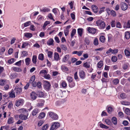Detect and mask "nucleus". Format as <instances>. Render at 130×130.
I'll list each match as a JSON object with an SVG mask.
<instances>
[{"mask_svg":"<svg viewBox=\"0 0 130 130\" xmlns=\"http://www.w3.org/2000/svg\"><path fill=\"white\" fill-rule=\"evenodd\" d=\"M79 77L82 79H84L85 78V74L84 71L80 70L79 72Z\"/></svg>","mask_w":130,"mask_h":130,"instance_id":"8","label":"nucleus"},{"mask_svg":"<svg viewBox=\"0 0 130 130\" xmlns=\"http://www.w3.org/2000/svg\"><path fill=\"white\" fill-rule=\"evenodd\" d=\"M100 126L102 128H104L105 129H107L109 127L103 123H101L99 124Z\"/></svg>","mask_w":130,"mask_h":130,"instance_id":"33","label":"nucleus"},{"mask_svg":"<svg viewBox=\"0 0 130 130\" xmlns=\"http://www.w3.org/2000/svg\"><path fill=\"white\" fill-rule=\"evenodd\" d=\"M103 65V61L101 60L98 63V67L99 68H101Z\"/></svg>","mask_w":130,"mask_h":130,"instance_id":"38","label":"nucleus"},{"mask_svg":"<svg viewBox=\"0 0 130 130\" xmlns=\"http://www.w3.org/2000/svg\"><path fill=\"white\" fill-rule=\"evenodd\" d=\"M30 97L32 100H35L37 98V94L34 92H32L30 94Z\"/></svg>","mask_w":130,"mask_h":130,"instance_id":"16","label":"nucleus"},{"mask_svg":"<svg viewBox=\"0 0 130 130\" xmlns=\"http://www.w3.org/2000/svg\"><path fill=\"white\" fill-rule=\"evenodd\" d=\"M116 22L115 20H112L110 23L111 26L112 27H114L116 26Z\"/></svg>","mask_w":130,"mask_h":130,"instance_id":"50","label":"nucleus"},{"mask_svg":"<svg viewBox=\"0 0 130 130\" xmlns=\"http://www.w3.org/2000/svg\"><path fill=\"white\" fill-rule=\"evenodd\" d=\"M17 75L16 74H11L10 75V77L11 79H13L16 78Z\"/></svg>","mask_w":130,"mask_h":130,"instance_id":"42","label":"nucleus"},{"mask_svg":"<svg viewBox=\"0 0 130 130\" xmlns=\"http://www.w3.org/2000/svg\"><path fill=\"white\" fill-rule=\"evenodd\" d=\"M129 66V64L127 63L124 64L122 66V67L123 70H126L127 69Z\"/></svg>","mask_w":130,"mask_h":130,"instance_id":"34","label":"nucleus"},{"mask_svg":"<svg viewBox=\"0 0 130 130\" xmlns=\"http://www.w3.org/2000/svg\"><path fill=\"white\" fill-rule=\"evenodd\" d=\"M106 124L108 125L111 126L112 124V123L111 121L108 119H107L105 120L104 121Z\"/></svg>","mask_w":130,"mask_h":130,"instance_id":"24","label":"nucleus"},{"mask_svg":"<svg viewBox=\"0 0 130 130\" xmlns=\"http://www.w3.org/2000/svg\"><path fill=\"white\" fill-rule=\"evenodd\" d=\"M87 29L89 33L93 34L96 33L97 31V30L93 27H88L87 28Z\"/></svg>","mask_w":130,"mask_h":130,"instance_id":"4","label":"nucleus"},{"mask_svg":"<svg viewBox=\"0 0 130 130\" xmlns=\"http://www.w3.org/2000/svg\"><path fill=\"white\" fill-rule=\"evenodd\" d=\"M48 125L47 124L44 125L42 128V130H46L48 128Z\"/></svg>","mask_w":130,"mask_h":130,"instance_id":"58","label":"nucleus"},{"mask_svg":"<svg viewBox=\"0 0 130 130\" xmlns=\"http://www.w3.org/2000/svg\"><path fill=\"white\" fill-rule=\"evenodd\" d=\"M28 115H26L21 114L19 115V118L22 120H26L27 119Z\"/></svg>","mask_w":130,"mask_h":130,"instance_id":"13","label":"nucleus"},{"mask_svg":"<svg viewBox=\"0 0 130 130\" xmlns=\"http://www.w3.org/2000/svg\"><path fill=\"white\" fill-rule=\"evenodd\" d=\"M14 91L17 94H21L22 92V89L21 88L15 87L14 89Z\"/></svg>","mask_w":130,"mask_h":130,"instance_id":"9","label":"nucleus"},{"mask_svg":"<svg viewBox=\"0 0 130 130\" xmlns=\"http://www.w3.org/2000/svg\"><path fill=\"white\" fill-rule=\"evenodd\" d=\"M60 47L63 50L65 51L67 49V47L66 46L63 44H61L60 45Z\"/></svg>","mask_w":130,"mask_h":130,"instance_id":"64","label":"nucleus"},{"mask_svg":"<svg viewBox=\"0 0 130 130\" xmlns=\"http://www.w3.org/2000/svg\"><path fill=\"white\" fill-rule=\"evenodd\" d=\"M37 94L38 95L39 97H42L44 95L43 93L41 91H38L37 92Z\"/></svg>","mask_w":130,"mask_h":130,"instance_id":"37","label":"nucleus"},{"mask_svg":"<svg viewBox=\"0 0 130 130\" xmlns=\"http://www.w3.org/2000/svg\"><path fill=\"white\" fill-rule=\"evenodd\" d=\"M15 61V59L14 58H12L9 60L8 61V63L9 64H12Z\"/></svg>","mask_w":130,"mask_h":130,"instance_id":"46","label":"nucleus"},{"mask_svg":"<svg viewBox=\"0 0 130 130\" xmlns=\"http://www.w3.org/2000/svg\"><path fill=\"white\" fill-rule=\"evenodd\" d=\"M62 86L63 88H66L67 87V84L66 82L63 81L61 83Z\"/></svg>","mask_w":130,"mask_h":130,"instance_id":"45","label":"nucleus"},{"mask_svg":"<svg viewBox=\"0 0 130 130\" xmlns=\"http://www.w3.org/2000/svg\"><path fill=\"white\" fill-rule=\"evenodd\" d=\"M75 85V83L74 82H70L69 84V86L70 88H73L74 87Z\"/></svg>","mask_w":130,"mask_h":130,"instance_id":"55","label":"nucleus"},{"mask_svg":"<svg viewBox=\"0 0 130 130\" xmlns=\"http://www.w3.org/2000/svg\"><path fill=\"white\" fill-rule=\"evenodd\" d=\"M24 101L23 99L18 100H17L16 103L15 105L17 107L23 105L24 103Z\"/></svg>","mask_w":130,"mask_h":130,"instance_id":"7","label":"nucleus"},{"mask_svg":"<svg viewBox=\"0 0 130 130\" xmlns=\"http://www.w3.org/2000/svg\"><path fill=\"white\" fill-rule=\"evenodd\" d=\"M107 111L109 113H110L113 110V108L110 106L108 107L107 109Z\"/></svg>","mask_w":130,"mask_h":130,"instance_id":"56","label":"nucleus"},{"mask_svg":"<svg viewBox=\"0 0 130 130\" xmlns=\"http://www.w3.org/2000/svg\"><path fill=\"white\" fill-rule=\"evenodd\" d=\"M121 103L123 105H130V103L128 102L123 101L121 102Z\"/></svg>","mask_w":130,"mask_h":130,"instance_id":"49","label":"nucleus"},{"mask_svg":"<svg viewBox=\"0 0 130 130\" xmlns=\"http://www.w3.org/2000/svg\"><path fill=\"white\" fill-rule=\"evenodd\" d=\"M120 6L121 9L123 10H125L128 8L127 5L124 2H122L120 4Z\"/></svg>","mask_w":130,"mask_h":130,"instance_id":"5","label":"nucleus"},{"mask_svg":"<svg viewBox=\"0 0 130 130\" xmlns=\"http://www.w3.org/2000/svg\"><path fill=\"white\" fill-rule=\"evenodd\" d=\"M116 27L119 28H121L122 27V26L121 23L119 22H116Z\"/></svg>","mask_w":130,"mask_h":130,"instance_id":"44","label":"nucleus"},{"mask_svg":"<svg viewBox=\"0 0 130 130\" xmlns=\"http://www.w3.org/2000/svg\"><path fill=\"white\" fill-rule=\"evenodd\" d=\"M100 41L102 43L104 42L105 41V37L103 36H101L100 37Z\"/></svg>","mask_w":130,"mask_h":130,"instance_id":"43","label":"nucleus"},{"mask_svg":"<svg viewBox=\"0 0 130 130\" xmlns=\"http://www.w3.org/2000/svg\"><path fill=\"white\" fill-rule=\"evenodd\" d=\"M76 30L75 29H73L72 30L71 35V37L72 38L73 36L75 35L76 33Z\"/></svg>","mask_w":130,"mask_h":130,"instance_id":"41","label":"nucleus"},{"mask_svg":"<svg viewBox=\"0 0 130 130\" xmlns=\"http://www.w3.org/2000/svg\"><path fill=\"white\" fill-rule=\"evenodd\" d=\"M125 36L127 39H128L130 37V33L128 31H126L125 33Z\"/></svg>","mask_w":130,"mask_h":130,"instance_id":"29","label":"nucleus"},{"mask_svg":"<svg viewBox=\"0 0 130 130\" xmlns=\"http://www.w3.org/2000/svg\"><path fill=\"white\" fill-rule=\"evenodd\" d=\"M70 58V56L69 55H65L63 58L62 61L64 62H66Z\"/></svg>","mask_w":130,"mask_h":130,"instance_id":"14","label":"nucleus"},{"mask_svg":"<svg viewBox=\"0 0 130 130\" xmlns=\"http://www.w3.org/2000/svg\"><path fill=\"white\" fill-rule=\"evenodd\" d=\"M119 80L117 78L114 79L112 81L113 83L115 85H117L119 83Z\"/></svg>","mask_w":130,"mask_h":130,"instance_id":"53","label":"nucleus"},{"mask_svg":"<svg viewBox=\"0 0 130 130\" xmlns=\"http://www.w3.org/2000/svg\"><path fill=\"white\" fill-rule=\"evenodd\" d=\"M44 56L43 54L42 53L39 54L38 56V59L41 60H43Z\"/></svg>","mask_w":130,"mask_h":130,"instance_id":"47","label":"nucleus"},{"mask_svg":"<svg viewBox=\"0 0 130 130\" xmlns=\"http://www.w3.org/2000/svg\"><path fill=\"white\" fill-rule=\"evenodd\" d=\"M91 8L93 11L94 13H97L98 11V9L97 6L94 5L91 6Z\"/></svg>","mask_w":130,"mask_h":130,"instance_id":"11","label":"nucleus"},{"mask_svg":"<svg viewBox=\"0 0 130 130\" xmlns=\"http://www.w3.org/2000/svg\"><path fill=\"white\" fill-rule=\"evenodd\" d=\"M37 57L36 55H33L32 59V61L34 64H36L37 62Z\"/></svg>","mask_w":130,"mask_h":130,"instance_id":"32","label":"nucleus"},{"mask_svg":"<svg viewBox=\"0 0 130 130\" xmlns=\"http://www.w3.org/2000/svg\"><path fill=\"white\" fill-rule=\"evenodd\" d=\"M67 79L69 83L72 82L73 80V79L72 77L69 76H67Z\"/></svg>","mask_w":130,"mask_h":130,"instance_id":"60","label":"nucleus"},{"mask_svg":"<svg viewBox=\"0 0 130 130\" xmlns=\"http://www.w3.org/2000/svg\"><path fill=\"white\" fill-rule=\"evenodd\" d=\"M46 51L47 52V54L48 57L50 58H52V57L53 55V52L51 51H48V50H46Z\"/></svg>","mask_w":130,"mask_h":130,"instance_id":"21","label":"nucleus"},{"mask_svg":"<svg viewBox=\"0 0 130 130\" xmlns=\"http://www.w3.org/2000/svg\"><path fill=\"white\" fill-rule=\"evenodd\" d=\"M50 22L48 21H46L44 23L43 26V29L44 30H45V27L47 25L50 24Z\"/></svg>","mask_w":130,"mask_h":130,"instance_id":"30","label":"nucleus"},{"mask_svg":"<svg viewBox=\"0 0 130 130\" xmlns=\"http://www.w3.org/2000/svg\"><path fill=\"white\" fill-rule=\"evenodd\" d=\"M108 41L109 42L112 39V35L110 34H109L108 35Z\"/></svg>","mask_w":130,"mask_h":130,"instance_id":"63","label":"nucleus"},{"mask_svg":"<svg viewBox=\"0 0 130 130\" xmlns=\"http://www.w3.org/2000/svg\"><path fill=\"white\" fill-rule=\"evenodd\" d=\"M40 111V110L38 109L37 108L35 109L32 111V115L33 116H35Z\"/></svg>","mask_w":130,"mask_h":130,"instance_id":"20","label":"nucleus"},{"mask_svg":"<svg viewBox=\"0 0 130 130\" xmlns=\"http://www.w3.org/2000/svg\"><path fill=\"white\" fill-rule=\"evenodd\" d=\"M7 83L6 80L5 79L0 80V85L1 86H4Z\"/></svg>","mask_w":130,"mask_h":130,"instance_id":"25","label":"nucleus"},{"mask_svg":"<svg viewBox=\"0 0 130 130\" xmlns=\"http://www.w3.org/2000/svg\"><path fill=\"white\" fill-rule=\"evenodd\" d=\"M51 85L50 83L48 81H46L44 84L45 87L47 89H49L50 88Z\"/></svg>","mask_w":130,"mask_h":130,"instance_id":"18","label":"nucleus"},{"mask_svg":"<svg viewBox=\"0 0 130 130\" xmlns=\"http://www.w3.org/2000/svg\"><path fill=\"white\" fill-rule=\"evenodd\" d=\"M28 55V53L26 51H23L22 52V57L27 56Z\"/></svg>","mask_w":130,"mask_h":130,"instance_id":"57","label":"nucleus"},{"mask_svg":"<svg viewBox=\"0 0 130 130\" xmlns=\"http://www.w3.org/2000/svg\"><path fill=\"white\" fill-rule=\"evenodd\" d=\"M40 11L43 12H48L50 11V10L49 8L45 7L40 9Z\"/></svg>","mask_w":130,"mask_h":130,"instance_id":"28","label":"nucleus"},{"mask_svg":"<svg viewBox=\"0 0 130 130\" xmlns=\"http://www.w3.org/2000/svg\"><path fill=\"white\" fill-rule=\"evenodd\" d=\"M111 15L114 17H115L116 15V12L113 10H111L110 11Z\"/></svg>","mask_w":130,"mask_h":130,"instance_id":"62","label":"nucleus"},{"mask_svg":"<svg viewBox=\"0 0 130 130\" xmlns=\"http://www.w3.org/2000/svg\"><path fill=\"white\" fill-rule=\"evenodd\" d=\"M61 69L62 71L63 72L67 71L68 70V68L64 65L61 66Z\"/></svg>","mask_w":130,"mask_h":130,"instance_id":"39","label":"nucleus"},{"mask_svg":"<svg viewBox=\"0 0 130 130\" xmlns=\"http://www.w3.org/2000/svg\"><path fill=\"white\" fill-rule=\"evenodd\" d=\"M13 70L14 71L17 72H20L22 71V70L20 68L13 67L12 68Z\"/></svg>","mask_w":130,"mask_h":130,"instance_id":"23","label":"nucleus"},{"mask_svg":"<svg viewBox=\"0 0 130 130\" xmlns=\"http://www.w3.org/2000/svg\"><path fill=\"white\" fill-rule=\"evenodd\" d=\"M31 59L29 58H27L25 59V62L26 65L28 66L30 63Z\"/></svg>","mask_w":130,"mask_h":130,"instance_id":"31","label":"nucleus"},{"mask_svg":"<svg viewBox=\"0 0 130 130\" xmlns=\"http://www.w3.org/2000/svg\"><path fill=\"white\" fill-rule=\"evenodd\" d=\"M60 126V124L58 122H54L51 127L50 130H54L58 128Z\"/></svg>","mask_w":130,"mask_h":130,"instance_id":"2","label":"nucleus"},{"mask_svg":"<svg viewBox=\"0 0 130 130\" xmlns=\"http://www.w3.org/2000/svg\"><path fill=\"white\" fill-rule=\"evenodd\" d=\"M93 43L95 45H97L99 44L98 40L97 38H95L94 40Z\"/></svg>","mask_w":130,"mask_h":130,"instance_id":"59","label":"nucleus"},{"mask_svg":"<svg viewBox=\"0 0 130 130\" xmlns=\"http://www.w3.org/2000/svg\"><path fill=\"white\" fill-rule=\"evenodd\" d=\"M90 63L89 62H86L84 64L83 66L84 67L86 68H88L90 67Z\"/></svg>","mask_w":130,"mask_h":130,"instance_id":"36","label":"nucleus"},{"mask_svg":"<svg viewBox=\"0 0 130 130\" xmlns=\"http://www.w3.org/2000/svg\"><path fill=\"white\" fill-rule=\"evenodd\" d=\"M111 60L113 62H115L117 61V57L115 56H113L111 57Z\"/></svg>","mask_w":130,"mask_h":130,"instance_id":"51","label":"nucleus"},{"mask_svg":"<svg viewBox=\"0 0 130 130\" xmlns=\"http://www.w3.org/2000/svg\"><path fill=\"white\" fill-rule=\"evenodd\" d=\"M112 121L113 124L114 125H116L117 123V118L115 117H113L112 119Z\"/></svg>","mask_w":130,"mask_h":130,"instance_id":"27","label":"nucleus"},{"mask_svg":"<svg viewBox=\"0 0 130 130\" xmlns=\"http://www.w3.org/2000/svg\"><path fill=\"white\" fill-rule=\"evenodd\" d=\"M48 115L50 117L54 120H57L58 119V116L56 113L52 112H48Z\"/></svg>","mask_w":130,"mask_h":130,"instance_id":"3","label":"nucleus"},{"mask_svg":"<svg viewBox=\"0 0 130 130\" xmlns=\"http://www.w3.org/2000/svg\"><path fill=\"white\" fill-rule=\"evenodd\" d=\"M124 53L125 55L128 56L129 57L130 56V53L129 51L128 50H124Z\"/></svg>","mask_w":130,"mask_h":130,"instance_id":"54","label":"nucleus"},{"mask_svg":"<svg viewBox=\"0 0 130 130\" xmlns=\"http://www.w3.org/2000/svg\"><path fill=\"white\" fill-rule=\"evenodd\" d=\"M54 60L57 61L60 59V58L59 54L57 52H55L54 54Z\"/></svg>","mask_w":130,"mask_h":130,"instance_id":"10","label":"nucleus"},{"mask_svg":"<svg viewBox=\"0 0 130 130\" xmlns=\"http://www.w3.org/2000/svg\"><path fill=\"white\" fill-rule=\"evenodd\" d=\"M54 41L52 39L50 38L47 42V44L49 45H54Z\"/></svg>","mask_w":130,"mask_h":130,"instance_id":"15","label":"nucleus"},{"mask_svg":"<svg viewBox=\"0 0 130 130\" xmlns=\"http://www.w3.org/2000/svg\"><path fill=\"white\" fill-rule=\"evenodd\" d=\"M83 31V29L82 28H79L77 29V33L79 36L81 37Z\"/></svg>","mask_w":130,"mask_h":130,"instance_id":"19","label":"nucleus"},{"mask_svg":"<svg viewBox=\"0 0 130 130\" xmlns=\"http://www.w3.org/2000/svg\"><path fill=\"white\" fill-rule=\"evenodd\" d=\"M38 103L37 104V106L40 107H41L43 106L44 101L42 99H39L38 100Z\"/></svg>","mask_w":130,"mask_h":130,"instance_id":"6","label":"nucleus"},{"mask_svg":"<svg viewBox=\"0 0 130 130\" xmlns=\"http://www.w3.org/2000/svg\"><path fill=\"white\" fill-rule=\"evenodd\" d=\"M9 97L11 98H15V93L13 91H11L10 92H9Z\"/></svg>","mask_w":130,"mask_h":130,"instance_id":"22","label":"nucleus"},{"mask_svg":"<svg viewBox=\"0 0 130 130\" xmlns=\"http://www.w3.org/2000/svg\"><path fill=\"white\" fill-rule=\"evenodd\" d=\"M18 111L19 112L21 113H27L28 114L27 111L24 108H22L19 110Z\"/></svg>","mask_w":130,"mask_h":130,"instance_id":"17","label":"nucleus"},{"mask_svg":"<svg viewBox=\"0 0 130 130\" xmlns=\"http://www.w3.org/2000/svg\"><path fill=\"white\" fill-rule=\"evenodd\" d=\"M45 116V114L44 112H42L39 114L38 117L39 118L42 119L44 118Z\"/></svg>","mask_w":130,"mask_h":130,"instance_id":"48","label":"nucleus"},{"mask_svg":"<svg viewBox=\"0 0 130 130\" xmlns=\"http://www.w3.org/2000/svg\"><path fill=\"white\" fill-rule=\"evenodd\" d=\"M105 7H103L101 8L100 9L99 11V13L101 14L102 13L104 12L105 11Z\"/></svg>","mask_w":130,"mask_h":130,"instance_id":"40","label":"nucleus"},{"mask_svg":"<svg viewBox=\"0 0 130 130\" xmlns=\"http://www.w3.org/2000/svg\"><path fill=\"white\" fill-rule=\"evenodd\" d=\"M97 25L98 26L100 29H104L106 26L105 23L104 21L101 20H97L96 22Z\"/></svg>","mask_w":130,"mask_h":130,"instance_id":"1","label":"nucleus"},{"mask_svg":"<svg viewBox=\"0 0 130 130\" xmlns=\"http://www.w3.org/2000/svg\"><path fill=\"white\" fill-rule=\"evenodd\" d=\"M44 19V17L43 16L39 15L37 18V21L39 22H42Z\"/></svg>","mask_w":130,"mask_h":130,"instance_id":"12","label":"nucleus"},{"mask_svg":"<svg viewBox=\"0 0 130 130\" xmlns=\"http://www.w3.org/2000/svg\"><path fill=\"white\" fill-rule=\"evenodd\" d=\"M24 36L27 38H30L32 36V34L29 33H25L24 34Z\"/></svg>","mask_w":130,"mask_h":130,"instance_id":"26","label":"nucleus"},{"mask_svg":"<svg viewBox=\"0 0 130 130\" xmlns=\"http://www.w3.org/2000/svg\"><path fill=\"white\" fill-rule=\"evenodd\" d=\"M125 112L127 115H130V110L128 108H127L125 110Z\"/></svg>","mask_w":130,"mask_h":130,"instance_id":"61","label":"nucleus"},{"mask_svg":"<svg viewBox=\"0 0 130 130\" xmlns=\"http://www.w3.org/2000/svg\"><path fill=\"white\" fill-rule=\"evenodd\" d=\"M31 24V23L30 21H28L25 23L23 24L24 27H26L29 25Z\"/></svg>","mask_w":130,"mask_h":130,"instance_id":"52","label":"nucleus"},{"mask_svg":"<svg viewBox=\"0 0 130 130\" xmlns=\"http://www.w3.org/2000/svg\"><path fill=\"white\" fill-rule=\"evenodd\" d=\"M13 119V118L11 117L9 118L8 120V123L9 124H11L14 122Z\"/></svg>","mask_w":130,"mask_h":130,"instance_id":"35","label":"nucleus"}]
</instances>
